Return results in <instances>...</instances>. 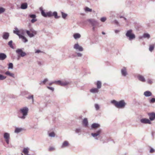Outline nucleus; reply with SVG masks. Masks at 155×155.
Returning a JSON list of instances; mask_svg holds the SVG:
<instances>
[{
	"label": "nucleus",
	"instance_id": "nucleus-1",
	"mask_svg": "<svg viewBox=\"0 0 155 155\" xmlns=\"http://www.w3.org/2000/svg\"><path fill=\"white\" fill-rule=\"evenodd\" d=\"M111 103L118 108H123L126 104V103L124 100H122L119 101L113 100L111 101Z\"/></svg>",
	"mask_w": 155,
	"mask_h": 155
},
{
	"label": "nucleus",
	"instance_id": "nucleus-2",
	"mask_svg": "<svg viewBox=\"0 0 155 155\" xmlns=\"http://www.w3.org/2000/svg\"><path fill=\"white\" fill-rule=\"evenodd\" d=\"M92 27V30L93 31H96L97 28V21L96 19H91L88 20Z\"/></svg>",
	"mask_w": 155,
	"mask_h": 155
},
{
	"label": "nucleus",
	"instance_id": "nucleus-3",
	"mask_svg": "<svg viewBox=\"0 0 155 155\" xmlns=\"http://www.w3.org/2000/svg\"><path fill=\"white\" fill-rule=\"evenodd\" d=\"M28 108L26 107L21 109L19 111L22 114L23 116L21 117L20 118L23 119H25V116L28 114Z\"/></svg>",
	"mask_w": 155,
	"mask_h": 155
},
{
	"label": "nucleus",
	"instance_id": "nucleus-4",
	"mask_svg": "<svg viewBox=\"0 0 155 155\" xmlns=\"http://www.w3.org/2000/svg\"><path fill=\"white\" fill-rule=\"evenodd\" d=\"M132 30L131 29L127 31L126 34V36L127 37L129 38L130 40H132L135 38V36L134 34L132 33Z\"/></svg>",
	"mask_w": 155,
	"mask_h": 155
},
{
	"label": "nucleus",
	"instance_id": "nucleus-5",
	"mask_svg": "<svg viewBox=\"0 0 155 155\" xmlns=\"http://www.w3.org/2000/svg\"><path fill=\"white\" fill-rule=\"evenodd\" d=\"M26 32L27 35L30 38L33 37L37 34V31L32 29H30V30H26Z\"/></svg>",
	"mask_w": 155,
	"mask_h": 155
},
{
	"label": "nucleus",
	"instance_id": "nucleus-6",
	"mask_svg": "<svg viewBox=\"0 0 155 155\" xmlns=\"http://www.w3.org/2000/svg\"><path fill=\"white\" fill-rule=\"evenodd\" d=\"M41 15L45 17H50L52 16V12L51 11L45 13L43 10H41Z\"/></svg>",
	"mask_w": 155,
	"mask_h": 155
},
{
	"label": "nucleus",
	"instance_id": "nucleus-7",
	"mask_svg": "<svg viewBox=\"0 0 155 155\" xmlns=\"http://www.w3.org/2000/svg\"><path fill=\"white\" fill-rule=\"evenodd\" d=\"M16 52L21 57H24L25 56L26 53L23 51L21 49H18L16 50Z\"/></svg>",
	"mask_w": 155,
	"mask_h": 155
},
{
	"label": "nucleus",
	"instance_id": "nucleus-8",
	"mask_svg": "<svg viewBox=\"0 0 155 155\" xmlns=\"http://www.w3.org/2000/svg\"><path fill=\"white\" fill-rule=\"evenodd\" d=\"M73 48L77 51H83V48L82 47L80 46L78 43L75 44L73 46Z\"/></svg>",
	"mask_w": 155,
	"mask_h": 155
},
{
	"label": "nucleus",
	"instance_id": "nucleus-9",
	"mask_svg": "<svg viewBox=\"0 0 155 155\" xmlns=\"http://www.w3.org/2000/svg\"><path fill=\"white\" fill-rule=\"evenodd\" d=\"M4 137L5 139L6 142L8 144L10 139V135L9 134L7 133H5L4 134Z\"/></svg>",
	"mask_w": 155,
	"mask_h": 155
},
{
	"label": "nucleus",
	"instance_id": "nucleus-10",
	"mask_svg": "<svg viewBox=\"0 0 155 155\" xmlns=\"http://www.w3.org/2000/svg\"><path fill=\"white\" fill-rule=\"evenodd\" d=\"M10 36L9 33L8 32H4L3 33L2 38L5 40H7Z\"/></svg>",
	"mask_w": 155,
	"mask_h": 155
},
{
	"label": "nucleus",
	"instance_id": "nucleus-11",
	"mask_svg": "<svg viewBox=\"0 0 155 155\" xmlns=\"http://www.w3.org/2000/svg\"><path fill=\"white\" fill-rule=\"evenodd\" d=\"M21 32V31H20V29L19 30L17 27H15V30L13 31V33L18 35V36L19 38L22 35L20 34V32Z\"/></svg>",
	"mask_w": 155,
	"mask_h": 155
},
{
	"label": "nucleus",
	"instance_id": "nucleus-12",
	"mask_svg": "<svg viewBox=\"0 0 155 155\" xmlns=\"http://www.w3.org/2000/svg\"><path fill=\"white\" fill-rule=\"evenodd\" d=\"M140 122L143 124H150V121L147 119L143 118L140 120Z\"/></svg>",
	"mask_w": 155,
	"mask_h": 155
},
{
	"label": "nucleus",
	"instance_id": "nucleus-13",
	"mask_svg": "<svg viewBox=\"0 0 155 155\" xmlns=\"http://www.w3.org/2000/svg\"><path fill=\"white\" fill-rule=\"evenodd\" d=\"M121 73L122 75L124 77H126L127 75V73L125 67H123L121 70Z\"/></svg>",
	"mask_w": 155,
	"mask_h": 155
},
{
	"label": "nucleus",
	"instance_id": "nucleus-14",
	"mask_svg": "<svg viewBox=\"0 0 155 155\" xmlns=\"http://www.w3.org/2000/svg\"><path fill=\"white\" fill-rule=\"evenodd\" d=\"M137 78L138 80L141 82H145L146 81L145 78L140 74H138L137 76Z\"/></svg>",
	"mask_w": 155,
	"mask_h": 155
},
{
	"label": "nucleus",
	"instance_id": "nucleus-15",
	"mask_svg": "<svg viewBox=\"0 0 155 155\" xmlns=\"http://www.w3.org/2000/svg\"><path fill=\"white\" fill-rule=\"evenodd\" d=\"M149 119L151 120H153L155 119V113H152L148 114Z\"/></svg>",
	"mask_w": 155,
	"mask_h": 155
},
{
	"label": "nucleus",
	"instance_id": "nucleus-16",
	"mask_svg": "<svg viewBox=\"0 0 155 155\" xmlns=\"http://www.w3.org/2000/svg\"><path fill=\"white\" fill-rule=\"evenodd\" d=\"M29 149L28 148H24L22 151L24 154L21 153L22 155H29L28 154Z\"/></svg>",
	"mask_w": 155,
	"mask_h": 155
},
{
	"label": "nucleus",
	"instance_id": "nucleus-17",
	"mask_svg": "<svg viewBox=\"0 0 155 155\" xmlns=\"http://www.w3.org/2000/svg\"><path fill=\"white\" fill-rule=\"evenodd\" d=\"M88 120L86 118H84L82 121L83 125L85 127H88Z\"/></svg>",
	"mask_w": 155,
	"mask_h": 155
},
{
	"label": "nucleus",
	"instance_id": "nucleus-18",
	"mask_svg": "<svg viewBox=\"0 0 155 155\" xmlns=\"http://www.w3.org/2000/svg\"><path fill=\"white\" fill-rule=\"evenodd\" d=\"M102 134H103V133L101 130V129H97V140L98 139V137L99 138V139L100 137H102Z\"/></svg>",
	"mask_w": 155,
	"mask_h": 155
},
{
	"label": "nucleus",
	"instance_id": "nucleus-19",
	"mask_svg": "<svg viewBox=\"0 0 155 155\" xmlns=\"http://www.w3.org/2000/svg\"><path fill=\"white\" fill-rule=\"evenodd\" d=\"M7 57L6 55L4 53H0V60H3Z\"/></svg>",
	"mask_w": 155,
	"mask_h": 155
},
{
	"label": "nucleus",
	"instance_id": "nucleus-20",
	"mask_svg": "<svg viewBox=\"0 0 155 155\" xmlns=\"http://www.w3.org/2000/svg\"><path fill=\"white\" fill-rule=\"evenodd\" d=\"M73 37L74 39L76 40L80 38L81 37V35L79 33H75L73 35Z\"/></svg>",
	"mask_w": 155,
	"mask_h": 155
},
{
	"label": "nucleus",
	"instance_id": "nucleus-21",
	"mask_svg": "<svg viewBox=\"0 0 155 155\" xmlns=\"http://www.w3.org/2000/svg\"><path fill=\"white\" fill-rule=\"evenodd\" d=\"M28 4L27 3L25 2L21 4V8L23 9H26L27 8Z\"/></svg>",
	"mask_w": 155,
	"mask_h": 155
},
{
	"label": "nucleus",
	"instance_id": "nucleus-22",
	"mask_svg": "<svg viewBox=\"0 0 155 155\" xmlns=\"http://www.w3.org/2000/svg\"><path fill=\"white\" fill-rule=\"evenodd\" d=\"M70 84V82L68 81H61V86H64L68 85Z\"/></svg>",
	"mask_w": 155,
	"mask_h": 155
},
{
	"label": "nucleus",
	"instance_id": "nucleus-23",
	"mask_svg": "<svg viewBox=\"0 0 155 155\" xmlns=\"http://www.w3.org/2000/svg\"><path fill=\"white\" fill-rule=\"evenodd\" d=\"M5 74L9 76L14 78L15 75L14 74L11 73L9 71H8L5 72Z\"/></svg>",
	"mask_w": 155,
	"mask_h": 155
},
{
	"label": "nucleus",
	"instance_id": "nucleus-24",
	"mask_svg": "<svg viewBox=\"0 0 155 155\" xmlns=\"http://www.w3.org/2000/svg\"><path fill=\"white\" fill-rule=\"evenodd\" d=\"M69 145V144L68 142L66 141H64L62 145L61 146V148H63L65 147L68 146Z\"/></svg>",
	"mask_w": 155,
	"mask_h": 155
},
{
	"label": "nucleus",
	"instance_id": "nucleus-25",
	"mask_svg": "<svg viewBox=\"0 0 155 155\" xmlns=\"http://www.w3.org/2000/svg\"><path fill=\"white\" fill-rule=\"evenodd\" d=\"M144 95L145 96L149 97L152 95V93L149 91H147L144 92Z\"/></svg>",
	"mask_w": 155,
	"mask_h": 155
},
{
	"label": "nucleus",
	"instance_id": "nucleus-26",
	"mask_svg": "<svg viewBox=\"0 0 155 155\" xmlns=\"http://www.w3.org/2000/svg\"><path fill=\"white\" fill-rule=\"evenodd\" d=\"M19 38L22 39L23 42L26 43L28 41V40L26 39V38L23 35H21L20 36Z\"/></svg>",
	"mask_w": 155,
	"mask_h": 155
},
{
	"label": "nucleus",
	"instance_id": "nucleus-27",
	"mask_svg": "<svg viewBox=\"0 0 155 155\" xmlns=\"http://www.w3.org/2000/svg\"><path fill=\"white\" fill-rule=\"evenodd\" d=\"M23 130V129L20 128L16 127L15 128V133H18Z\"/></svg>",
	"mask_w": 155,
	"mask_h": 155
},
{
	"label": "nucleus",
	"instance_id": "nucleus-28",
	"mask_svg": "<svg viewBox=\"0 0 155 155\" xmlns=\"http://www.w3.org/2000/svg\"><path fill=\"white\" fill-rule=\"evenodd\" d=\"M143 37L144 38H147L149 39L150 38V35L149 34L147 33H144L143 35Z\"/></svg>",
	"mask_w": 155,
	"mask_h": 155
},
{
	"label": "nucleus",
	"instance_id": "nucleus-29",
	"mask_svg": "<svg viewBox=\"0 0 155 155\" xmlns=\"http://www.w3.org/2000/svg\"><path fill=\"white\" fill-rule=\"evenodd\" d=\"M90 92L93 94H94L97 92V88H93L90 90Z\"/></svg>",
	"mask_w": 155,
	"mask_h": 155
},
{
	"label": "nucleus",
	"instance_id": "nucleus-30",
	"mask_svg": "<svg viewBox=\"0 0 155 155\" xmlns=\"http://www.w3.org/2000/svg\"><path fill=\"white\" fill-rule=\"evenodd\" d=\"M155 47L154 45H150L149 46V50L151 52H152L154 50Z\"/></svg>",
	"mask_w": 155,
	"mask_h": 155
},
{
	"label": "nucleus",
	"instance_id": "nucleus-31",
	"mask_svg": "<svg viewBox=\"0 0 155 155\" xmlns=\"http://www.w3.org/2000/svg\"><path fill=\"white\" fill-rule=\"evenodd\" d=\"M52 14V16H54V17L55 18H58L60 17V16H58L57 12H54Z\"/></svg>",
	"mask_w": 155,
	"mask_h": 155
},
{
	"label": "nucleus",
	"instance_id": "nucleus-32",
	"mask_svg": "<svg viewBox=\"0 0 155 155\" xmlns=\"http://www.w3.org/2000/svg\"><path fill=\"white\" fill-rule=\"evenodd\" d=\"M48 81V78H45L43 81H40L39 84L40 85L45 84Z\"/></svg>",
	"mask_w": 155,
	"mask_h": 155
},
{
	"label": "nucleus",
	"instance_id": "nucleus-33",
	"mask_svg": "<svg viewBox=\"0 0 155 155\" xmlns=\"http://www.w3.org/2000/svg\"><path fill=\"white\" fill-rule=\"evenodd\" d=\"M149 101L150 103L152 104L155 103V98L152 97L149 99Z\"/></svg>",
	"mask_w": 155,
	"mask_h": 155
},
{
	"label": "nucleus",
	"instance_id": "nucleus-34",
	"mask_svg": "<svg viewBox=\"0 0 155 155\" xmlns=\"http://www.w3.org/2000/svg\"><path fill=\"white\" fill-rule=\"evenodd\" d=\"M84 10L86 12H91L92 11V9L89 8L88 7H86L84 8Z\"/></svg>",
	"mask_w": 155,
	"mask_h": 155
},
{
	"label": "nucleus",
	"instance_id": "nucleus-35",
	"mask_svg": "<svg viewBox=\"0 0 155 155\" xmlns=\"http://www.w3.org/2000/svg\"><path fill=\"white\" fill-rule=\"evenodd\" d=\"M5 11V9L3 7L0 6V14L4 12Z\"/></svg>",
	"mask_w": 155,
	"mask_h": 155
},
{
	"label": "nucleus",
	"instance_id": "nucleus-36",
	"mask_svg": "<svg viewBox=\"0 0 155 155\" xmlns=\"http://www.w3.org/2000/svg\"><path fill=\"white\" fill-rule=\"evenodd\" d=\"M54 83H55V84H56L61 86V81L60 80H58L57 81H55Z\"/></svg>",
	"mask_w": 155,
	"mask_h": 155
},
{
	"label": "nucleus",
	"instance_id": "nucleus-37",
	"mask_svg": "<svg viewBox=\"0 0 155 155\" xmlns=\"http://www.w3.org/2000/svg\"><path fill=\"white\" fill-rule=\"evenodd\" d=\"M101 86V81H97V89L100 88Z\"/></svg>",
	"mask_w": 155,
	"mask_h": 155
},
{
	"label": "nucleus",
	"instance_id": "nucleus-38",
	"mask_svg": "<svg viewBox=\"0 0 155 155\" xmlns=\"http://www.w3.org/2000/svg\"><path fill=\"white\" fill-rule=\"evenodd\" d=\"M62 17L64 19H65L67 16V14L64 13L63 12H61Z\"/></svg>",
	"mask_w": 155,
	"mask_h": 155
},
{
	"label": "nucleus",
	"instance_id": "nucleus-39",
	"mask_svg": "<svg viewBox=\"0 0 155 155\" xmlns=\"http://www.w3.org/2000/svg\"><path fill=\"white\" fill-rule=\"evenodd\" d=\"M6 78V76H4L2 74H0V80H3Z\"/></svg>",
	"mask_w": 155,
	"mask_h": 155
},
{
	"label": "nucleus",
	"instance_id": "nucleus-40",
	"mask_svg": "<svg viewBox=\"0 0 155 155\" xmlns=\"http://www.w3.org/2000/svg\"><path fill=\"white\" fill-rule=\"evenodd\" d=\"M12 41L11 40L8 43V45L12 48H13V46L12 45Z\"/></svg>",
	"mask_w": 155,
	"mask_h": 155
},
{
	"label": "nucleus",
	"instance_id": "nucleus-41",
	"mask_svg": "<svg viewBox=\"0 0 155 155\" xmlns=\"http://www.w3.org/2000/svg\"><path fill=\"white\" fill-rule=\"evenodd\" d=\"M8 69H12L13 68V64L12 63H10L8 64Z\"/></svg>",
	"mask_w": 155,
	"mask_h": 155
},
{
	"label": "nucleus",
	"instance_id": "nucleus-42",
	"mask_svg": "<svg viewBox=\"0 0 155 155\" xmlns=\"http://www.w3.org/2000/svg\"><path fill=\"white\" fill-rule=\"evenodd\" d=\"M92 128L96 129L97 128V124H93L91 126Z\"/></svg>",
	"mask_w": 155,
	"mask_h": 155
},
{
	"label": "nucleus",
	"instance_id": "nucleus-43",
	"mask_svg": "<svg viewBox=\"0 0 155 155\" xmlns=\"http://www.w3.org/2000/svg\"><path fill=\"white\" fill-rule=\"evenodd\" d=\"M102 137H100V138L99 139H98L97 140H100L101 141H104V139L105 137L103 135V134H102ZM98 138H99L98 137Z\"/></svg>",
	"mask_w": 155,
	"mask_h": 155
},
{
	"label": "nucleus",
	"instance_id": "nucleus-44",
	"mask_svg": "<svg viewBox=\"0 0 155 155\" xmlns=\"http://www.w3.org/2000/svg\"><path fill=\"white\" fill-rule=\"evenodd\" d=\"M28 92L27 91H24L21 92V96H25L26 94H28Z\"/></svg>",
	"mask_w": 155,
	"mask_h": 155
},
{
	"label": "nucleus",
	"instance_id": "nucleus-45",
	"mask_svg": "<svg viewBox=\"0 0 155 155\" xmlns=\"http://www.w3.org/2000/svg\"><path fill=\"white\" fill-rule=\"evenodd\" d=\"M38 64L39 66H41L44 64V62L42 61H38Z\"/></svg>",
	"mask_w": 155,
	"mask_h": 155
},
{
	"label": "nucleus",
	"instance_id": "nucleus-46",
	"mask_svg": "<svg viewBox=\"0 0 155 155\" xmlns=\"http://www.w3.org/2000/svg\"><path fill=\"white\" fill-rule=\"evenodd\" d=\"M29 16L33 18H35L36 17V16L35 14H30L29 15Z\"/></svg>",
	"mask_w": 155,
	"mask_h": 155
},
{
	"label": "nucleus",
	"instance_id": "nucleus-47",
	"mask_svg": "<svg viewBox=\"0 0 155 155\" xmlns=\"http://www.w3.org/2000/svg\"><path fill=\"white\" fill-rule=\"evenodd\" d=\"M106 18L105 17H102L101 18V21L103 22H104L106 20Z\"/></svg>",
	"mask_w": 155,
	"mask_h": 155
},
{
	"label": "nucleus",
	"instance_id": "nucleus-48",
	"mask_svg": "<svg viewBox=\"0 0 155 155\" xmlns=\"http://www.w3.org/2000/svg\"><path fill=\"white\" fill-rule=\"evenodd\" d=\"M49 135L51 137H54L55 136V134L54 132H52L49 134Z\"/></svg>",
	"mask_w": 155,
	"mask_h": 155
},
{
	"label": "nucleus",
	"instance_id": "nucleus-49",
	"mask_svg": "<svg viewBox=\"0 0 155 155\" xmlns=\"http://www.w3.org/2000/svg\"><path fill=\"white\" fill-rule=\"evenodd\" d=\"M54 150H55V148L54 147H51L49 148L48 149V150L49 151H51Z\"/></svg>",
	"mask_w": 155,
	"mask_h": 155
},
{
	"label": "nucleus",
	"instance_id": "nucleus-50",
	"mask_svg": "<svg viewBox=\"0 0 155 155\" xmlns=\"http://www.w3.org/2000/svg\"><path fill=\"white\" fill-rule=\"evenodd\" d=\"M147 82L148 84H151L153 83V81L150 79H148L147 80Z\"/></svg>",
	"mask_w": 155,
	"mask_h": 155
},
{
	"label": "nucleus",
	"instance_id": "nucleus-51",
	"mask_svg": "<svg viewBox=\"0 0 155 155\" xmlns=\"http://www.w3.org/2000/svg\"><path fill=\"white\" fill-rule=\"evenodd\" d=\"M20 31H21V32H20V34L21 35H24L25 31H26V30H24L23 29H20Z\"/></svg>",
	"mask_w": 155,
	"mask_h": 155
},
{
	"label": "nucleus",
	"instance_id": "nucleus-52",
	"mask_svg": "<svg viewBox=\"0 0 155 155\" xmlns=\"http://www.w3.org/2000/svg\"><path fill=\"white\" fill-rule=\"evenodd\" d=\"M47 87L48 89L52 91H54V88L53 87L47 86Z\"/></svg>",
	"mask_w": 155,
	"mask_h": 155
},
{
	"label": "nucleus",
	"instance_id": "nucleus-53",
	"mask_svg": "<svg viewBox=\"0 0 155 155\" xmlns=\"http://www.w3.org/2000/svg\"><path fill=\"white\" fill-rule=\"evenodd\" d=\"M77 56L78 57H81L82 56V54L80 53H77Z\"/></svg>",
	"mask_w": 155,
	"mask_h": 155
},
{
	"label": "nucleus",
	"instance_id": "nucleus-54",
	"mask_svg": "<svg viewBox=\"0 0 155 155\" xmlns=\"http://www.w3.org/2000/svg\"><path fill=\"white\" fill-rule=\"evenodd\" d=\"M37 21V20L36 19L33 18V19H32L31 20V22L32 23H34L35 22V21Z\"/></svg>",
	"mask_w": 155,
	"mask_h": 155
},
{
	"label": "nucleus",
	"instance_id": "nucleus-55",
	"mask_svg": "<svg viewBox=\"0 0 155 155\" xmlns=\"http://www.w3.org/2000/svg\"><path fill=\"white\" fill-rule=\"evenodd\" d=\"M41 51L39 50H37L36 51H35V53H40V52H41Z\"/></svg>",
	"mask_w": 155,
	"mask_h": 155
},
{
	"label": "nucleus",
	"instance_id": "nucleus-56",
	"mask_svg": "<svg viewBox=\"0 0 155 155\" xmlns=\"http://www.w3.org/2000/svg\"><path fill=\"white\" fill-rule=\"evenodd\" d=\"M91 135L94 137H96L97 136V133H92Z\"/></svg>",
	"mask_w": 155,
	"mask_h": 155
},
{
	"label": "nucleus",
	"instance_id": "nucleus-57",
	"mask_svg": "<svg viewBox=\"0 0 155 155\" xmlns=\"http://www.w3.org/2000/svg\"><path fill=\"white\" fill-rule=\"evenodd\" d=\"M55 84V83H54V81H52V82H50L49 83V85H50V86H51V85L52 84Z\"/></svg>",
	"mask_w": 155,
	"mask_h": 155
},
{
	"label": "nucleus",
	"instance_id": "nucleus-58",
	"mask_svg": "<svg viewBox=\"0 0 155 155\" xmlns=\"http://www.w3.org/2000/svg\"><path fill=\"white\" fill-rule=\"evenodd\" d=\"M154 151V150L152 148H151L150 150V153H152Z\"/></svg>",
	"mask_w": 155,
	"mask_h": 155
},
{
	"label": "nucleus",
	"instance_id": "nucleus-59",
	"mask_svg": "<svg viewBox=\"0 0 155 155\" xmlns=\"http://www.w3.org/2000/svg\"><path fill=\"white\" fill-rule=\"evenodd\" d=\"M113 22L114 23H115V24H116L117 25H118V21L116 20H114Z\"/></svg>",
	"mask_w": 155,
	"mask_h": 155
},
{
	"label": "nucleus",
	"instance_id": "nucleus-60",
	"mask_svg": "<svg viewBox=\"0 0 155 155\" xmlns=\"http://www.w3.org/2000/svg\"><path fill=\"white\" fill-rule=\"evenodd\" d=\"M114 31L116 33H117L120 31L119 30H115Z\"/></svg>",
	"mask_w": 155,
	"mask_h": 155
},
{
	"label": "nucleus",
	"instance_id": "nucleus-61",
	"mask_svg": "<svg viewBox=\"0 0 155 155\" xmlns=\"http://www.w3.org/2000/svg\"><path fill=\"white\" fill-rule=\"evenodd\" d=\"M143 38V35L142 36H140L139 37V38L140 39H142Z\"/></svg>",
	"mask_w": 155,
	"mask_h": 155
},
{
	"label": "nucleus",
	"instance_id": "nucleus-62",
	"mask_svg": "<svg viewBox=\"0 0 155 155\" xmlns=\"http://www.w3.org/2000/svg\"><path fill=\"white\" fill-rule=\"evenodd\" d=\"M20 55H18V57L17 58V60H18L20 59Z\"/></svg>",
	"mask_w": 155,
	"mask_h": 155
},
{
	"label": "nucleus",
	"instance_id": "nucleus-63",
	"mask_svg": "<svg viewBox=\"0 0 155 155\" xmlns=\"http://www.w3.org/2000/svg\"><path fill=\"white\" fill-rule=\"evenodd\" d=\"M80 130V129H76V132H79Z\"/></svg>",
	"mask_w": 155,
	"mask_h": 155
},
{
	"label": "nucleus",
	"instance_id": "nucleus-64",
	"mask_svg": "<svg viewBox=\"0 0 155 155\" xmlns=\"http://www.w3.org/2000/svg\"><path fill=\"white\" fill-rule=\"evenodd\" d=\"M95 108L97 109V104H95Z\"/></svg>",
	"mask_w": 155,
	"mask_h": 155
}]
</instances>
